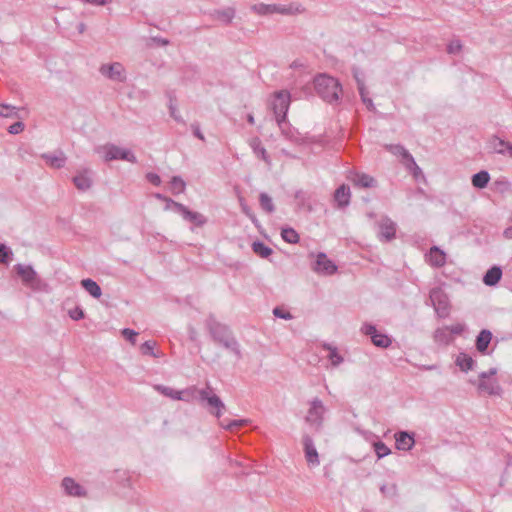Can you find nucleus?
<instances>
[{
	"instance_id": "obj_1",
	"label": "nucleus",
	"mask_w": 512,
	"mask_h": 512,
	"mask_svg": "<svg viewBox=\"0 0 512 512\" xmlns=\"http://www.w3.org/2000/svg\"><path fill=\"white\" fill-rule=\"evenodd\" d=\"M206 327L216 344L231 350L238 358H241L239 344L227 325L218 322L213 315H210L206 319Z\"/></svg>"
},
{
	"instance_id": "obj_2",
	"label": "nucleus",
	"mask_w": 512,
	"mask_h": 512,
	"mask_svg": "<svg viewBox=\"0 0 512 512\" xmlns=\"http://www.w3.org/2000/svg\"><path fill=\"white\" fill-rule=\"evenodd\" d=\"M316 94L328 104H338L342 95V85L338 79L327 74H318L313 80Z\"/></svg>"
},
{
	"instance_id": "obj_3",
	"label": "nucleus",
	"mask_w": 512,
	"mask_h": 512,
	"mask_svg": "<svg viewBox=\"0 0 512 512\" xmlns=\"http://www.w3.org/2000/svg\"><path fill=\"white\" fill-rule=\"evenodd\" d=\"M191 399H197L208 412L215 415L218 419L221 417L225 404L219 396L212 393V388L207 386L205 389L192 388Z\"/></svg>"
},
{
	"instance_id": "obj_4",
	"label": "nucleus",
	"mask_w": 512,
	"mask_h": 512,
	"mask_svg": "<svg viewBox=\"0 0 512 512\" xmlns=\"http://www.w3.org/2000/svg\"><path fill=\"white\" fill-rule=\"evenodd\" d=\"M279 127L287 124V113L290 106V93L286 90L278 91L274 94L271 103Z\"/></svg>"
},
{
	"instance_id": "obj_5",
	"label": "nucleus",
	"mask_w": 512,
	"mask_h": 512,
	"mask_svg": "<svg viewBox=\"0 0 512 512\" xmlns=\"http://www.w3.org/2000/svg\"><path fill=\"white\" fill-rule=\"evenodd\" d=\"M429 301L439 318H447L450 315V300L448 294L441 287H434L430 290Z\"/></svg>"
},
{
	"instance_id": "obj_6",
	"label": "nucleus",
	"mask_w": 512,
	"mask_h": 512,
	"mask_svg": "<svg viewBox=\"0 0 512 512\" xmlns=\"http://www.w3.org/2000/svg\"><path fill=\"white\" fill-rule=\"evenodd\" d=\"M309 404L310 407L307 411L305 422L312 426L316 431H320L323 427L324 414L327 409L322 400L317 397L312 399Z\"/></svg>"
},
{
	"instance_id": "obj_7",
	"label": "nucleus",
	"mask_w": 512,
	"mask_h": 512,
	"mask_svg": "<svg viewBox=\"0 0 512 512\" xmlns=\"http://www.w3.org/2000/svg\"><path fill=\"white\" fill-rule=\"evenodd\" d=\"M103 150L105 151L104 160L106 162L113 160H124L130 163H137V158L134 153L125 148H121L115 144L108 143L103 146Z\"/></svg>"
},
{
	"instance_id": "obj_8",
	"label": "nucleus",
	"mask_w": 512,
	"mask_h": 512,
	"mask_svg": "<svg viewBox=\"0 0 512 512\" xmlns=\"http://www.w3.org/2000/svg\"><path fill=\"white\" fill-rule=\"evenodd\" d=\"M387 150L391 152L395 156H400L401 162L403 165L413 171V175L417 177L418 173H421V169L415 162L413 156L410 154V152L402 145L396 144V145H388Z\"/></svg>"
},
{
	"instance_id": "obj_9",
	"label": "nucleus",
	"mask_w": 512,
	"mask_h": 512,
	"mask_svg": "<svg viewBox=\"0 0 512 512\" xmlns=\"http://www.w3.org/2000/svg\"><path fill=\"white\" fill-rule=\"evenodd\" d=\"M361 331L363 334L369 336L372 343L377 347L387 348L392 343L391 339L386 334L380 333L372 324L365 323Z\"/></svg>"
},
{
	"instance_id": "obj_10",
	"label": "nucleus",
	"mask_w": 512,
	"mask_h": 512,
	"mask_svg": "<svg viewBox=\"0 0 512 512\" xmlns=\"http://www.w3.org/2000/svg\"><path fill=\"white\" fill-rule=\"evenodd\" d=\"M99 71L103 76L112 81H117L121 83L126 81L125 69L123 65L119 62L103 64L101 65Z\"/></svg>"
},
{
	"instance_id": "obj_11",
	"label": "nucleus",
	"mask_w": 512,
	"mask_h": 512,
	"mask_svg": "<svg viewBox=\"0 0 512 512\" xmlns=\"http://www.w3.org/2000/svg\"><path fill=\"white\" fill-rule=\"evenodd\" d=\"M14 268H15L18 276L22 279V282L26 286H29L31 288H36L38 286V284L40 283V279L38 278V275L32 266H30V265L25 266L22 264H17Z\"/></svg>"
},
{
	"instance_id": "obj_12",
	"label": "nucleus",
	"mask_w": 512,
	"mask_h": 512,
	"mask_svg": "<svg viewBox=\"0 0 512 512\" xmlns=\"http://www.w3.org/2000/svg\"><path fill=\"white\" fill-rule=\"evenodd\" d=\"M312 270L318 274L332 275L337 271V266L328 259L325 253L320 252L312 265Z\"/></svg>"
},
{
	"instance_id": "obj_13",
	"label": "nucleus",
	"mask_w": 512,
	"mask_h": 512,
	"mask_svg": "<svg viewBox=\"0 0 512 512\" xmlns=\"http://www.w3.org/2000/svg\"><path fill=\"white\" fill-rule=\"evenodd\" d=\"M175 212L179 213L185 221L190 222L197 227H202L207 223V218L203 214L191 211L185 205L175 204Z\"/></svg>"
},
{
	"instance_id": "obj_14",
	"label": "nucleus",
	"mask_w": 512,
	"mask_h": 512,
	"mask_svg": "<svg viewBox=\"0 0 512 512\" xmlns=\"http://www.w3.org/2000/svg\"><path fill=\"white\" fill-rule=\"evenodd\" d=\"M396 236V224L388 217L383 218L379 223L378 238L382 242H390Z\"/></svg>"
},
{
	"instance_id": "obj_15",
	"label": "nucleus",
	"mask_w": 512,
	"mask_h": 512,
	"mask_svg": "<svg viewBox=\"0 0 512 512\" xmlns=\"http://www.w3.org/2000/svg\"><path fill=\"white\" fill-rule=\"evenodd\" d=\"M302 442L304 446L305 459L308 465L318 466L320 463L319 455L314 445L313 439L311 436L305 434L303 435Z\"/></svg>"
},
{
	"instance_id": "obj_16",
	"label": "nucleus",
	"mask_w": 512,
	"mask_h": 512,
	"mask_svg": "<svg viewBox=\"0 0 512 512\" xmlns=\"http://www.w3.org/2000/svg\"><path fill=\"white\" fill-rule=\"evenodd\" d=\"M395 445L398 450L409 451L415 444L414 433L399 431L395 433Z\"/></svg>"
},
{
	"instance_id": "obj_17",
	"label": "nucleus",
	"mask_w": 512,
	"mask_h": 512,
	"mask_svg": "<svg viewBox=\"0 0 512 512\" xmlns=\"http://www.w3.org/2000/svg\"><path fill=\"white\" fill-rule=\"evenodd\" d=\"M155 389L157 391H159L161 394H163L167 397H170L171 399H174V400L189 401L191 399V395H192V388L184 390V391H177L168 386L156 385Z\"/></svg>"
},
{
	"instance_id": "obj_18",
	"label": "nucleus",
	"mask_w": 512,
	"mask_h": 512,
	"mask_svg": "<svg viewBox=\"0 0 512 512\" xmlns=\"http://www.w3.org/2000/svg\"><path fill=\"white\" fill-rule=\"evenodd\" d=\"M65 493L69 496L75 497H84L87 495L86 490L78 483L75 482L74 479L70 477H65L61 483Z\"/></svg>"
},
{
	"instance_id": "obj_19",
	"label": "nucleus",
	"mask_w": 512,
	"mask_h": 512,
	"mask_svg": "<svg viewBox=\"0 0 512 512\" xmlns=\"http://www.w3.org/2000/svg\"><path fill=\"white\" fill-rule=\"evenodd\" d=\"M235 9L233 7H227L224 9H214L208 13L211 19L220 21L221 23L228 25L232 22L235 17Z\"/></svg>"
},
{
	"instance_id": "obj_20",
	"label": "nucleus",
	"mask_w": 512,
	"mask_h": 512,
	"mask_svg": "<svg viewBox=\"0 0 512 512\" xmlns=\"http://www.w3.org/2000/svg\"><path fill=\"white\" fill-rule=\"evenodd\" d=\"M351 192L346 184L340 185L334 192V200L338 208H345L350 204Z\"/></svg>"
},
{
	"instance_id": "obj_21",
	"label": "nucleus",
	"mask_w": 512,
	"mask_h": 512,
	"mask_svg": "<svg viewBox=\"0 0 512 512\" xmlns=\"http://www.w3.org/2000/svg\"><path fill=\"white\" fill-rule=\"evenodd\" d=\"M479 392L487 393L488 395L500 396L502 388L496 380H479L478 383Z\"/></svg>"
},
{
	"instance_id": "obj_22",
	"label": "nucleus",
	"mask_w": 512,
	"mask_h": 512,
	"mask_svg": "<svg viewBox=\"0 0 512 512\" xmlns=\"http://www.w3.org/2000/svg\"><path fill=\"white\" fill-rule=\"evenodd\" d=\"M351 181L355 186L361 188H374L377 186V180L366 173H355Z\"/></svg>"
},
{
	"instance_id": "obj_23",
	"label": "nucleus",
	"mask_w": 512,
	"mask_h": 512,
	"mask_svg": "<svg viewBox=\"0 0 512 512\" xmlns=\"http://www.w3.org/2000/svg\"><path fill=\"white\" fill-rule=\"evenodd\" d=\"M502 278V269L500 266H492L490 269L486 271V273L483 276V283L486 286H495L499 283V281Z\"/></svg>"
},
{
	"instance_id": "obj_24",
	"label": "nucleus",
	"mask_w": 512,
	"mask_h": 512,
	"mask_svg": "<svg viewBox=\"0 0 512 512\" xmlns=\"http://www.w3.org/2000/svg\"><path fill=\"white\" fill-rule=\"evenodd\" d=\"M492 340V333L487 329H483L476 337L475 345L478 352L485 354Z\"/></svg>"
},
{
	"instance_id": "obj_25",
	"label": "nucleus",
	"mask_w": 512,
	"mask_h": 512,
	"mask_svg": "<svg viewBox=\"0 0 512 512\" xmlns=\"http://www.w3.org/2000/svg\"><path fill=\"white\" fill-rule=\"evenodd\" d=\"M41 157L46 161V163L56 169H60L65 166L66 157L62 151H59L58 155L44 153Z\"/></svg>"
},
{
	"instance_id": "obj_26",
	"label": "nucleus",
	"mask_w": 512,
	"mask_h": 512,
	"mask_svg": "<svg viewBox=\"0 0 512 512\" xmlns=\"http://www.w3.org/2000/svg\"><path fill=\"white\" fill-rule=\"evenodd\" d=\"M429 262L434 267H442L446 263V254L437 246H433L429 251Z\"/></svg>"
},
{
	"instance_id": "obj_27",
	"label": "nucleus",
	"mask_w": 512,
	"mask_h": 512,
	"mask_svg": "<svg viewBox=\"0 0 512 512\" xmlns=\"http://www.w3.org/2000/svg\"><path fill=\"white\" fill-rule=\"evenodd\" d=\"M490 181V174L486 170H481L471 177L472 186L476 189H484Z\"/></svg>"
},
{
	"instance_id": "obj_28",
	"label": "nucleus",
	"mask_w": 512,
	"mask_h": 512,
	"mask_svg": "<svg viewBox=\"0 0 512 512\" xmlns=\"http://www.w3.org/2000/svg\"><path fill=\"white\" fill-rule=\"evenodd\" d=\"M455 363L460 368V370L465 373H467L470 370H473L475 366L474 359L464 352L458 354Z\"/></svg>"
},
{
	"instance_id": "obj_29",
	"label": "nucleus",
	"mask_w": 512,
	"mask_h": 512,
	"mask_svg": "<svg viewBox=\"0 0 512 512\" xmlns=\"http://www.w3.org/2000/svg\"><path fill=\"white\" fill-rule=\"evenodd\" d=\"M508 141H505L501 138H499L496 135H493L490 137L488 141V146L490 149H492L493 152L497 154L505 155L507 151Z\"/></svg>"
},
{
	"instance_id": "obj_30",
	"label": "nucleus",
	"mask_w": 512,
	"mask_h": 512,
	"mask_svg": "<svg viewBox=\"0 0 512 512\" xmlns=\"http://www.w3.org/2000/svg\"><path fill=\"white\" fill-rule=\"evenodd\" d=\"M492 190L499 194H506L512 192V185L506 177L501 176L493 182Z\"/></svg>"
},
{
	"instance_id": "obj_31",
	"label": "nucleus",
	"mask_w": 512,
	"mask_h": 512,
	"mask_svg": "<svg viewBox=\"0 0 512 512\" xmlns=\"http://www.w3.org/2000/svg\"><path fill=\"white\" fill-rule=\"evenodd\" d=\"M81 286L94 298H100L102 295L101 287L98 283L90 278L83 279L81 281Z\"/></svg>"
},
{
	"instance_id": "obj_32",
	"label": "nucleus",
	"mask_w": 512,
	"mask_h": 512,
	"mask_svg": "<svg viewBox=\"0 0 512 512\" xmlns=\"http://www.w3.org/2000/svg\"><path fill=\"white\" fill-rule=\"evenodd\" d=\"M253 252L261 258H268L272 255L273 250L262 241H254L252 243Z\"/></svg>"
},
{
	"instance_id": "obj_33",
	"label": "nucleus",
	"mask_w": 512,
	"mask_h": 512,
	"mask_svg": "<svg viewBox=\"0 0 512 512\" xmlns=\"http://www.w3.org/2000/svg\"><path fill=\"white\" fill-rule=\"evenodd\" d=\"M323 348L329 351L328 359L333 366H338L343 362V357L339 354L338 349L331 344H324Z\"/></svg>"
},
{
	"instance_id": "obj_34",
	"label": "nucleus",
	"mask_w": 512,
	"mask_h": 512,
	"mask_svg": "<svg viewBox=\"0 0 512 512\" xmlns=\"http://www.w3.org/2000/svg\"><path fill=\"white\" fill-rule=\"evenodd\" d=\"M259 204L261 209L269 214L275 211V206L273 204L272 198L265 192L260 193Z\"/></svg>"
},
{
	"instance_id": "obj_35",
	"label": "nucleus",
	"mask_w": 512,
	"mask_h": 512,
	"mask_svg": "<svg viewBox=\"0 0 512 512\" xmlns=\"http://www.w3.org/2000/svg\"><path fill=\"white\" fill-rule=\"evenodd\" d=\"M74 185L82 191L89 189L92 185V180L85 174H78L73 177Z\"/></svg>"
},
{
	"instance_id": "obj_36",
	"label": "nucleus",
	"mask_w": 512,
	"mask_h": 512,
	"mask_svg": "<svg viewBox=\"0 0 512 512\" xmlns=\"http://www.w3.org/2000/svg\"><path fill=\"white\" fill-rule=\"evenodd\" d=\"M282 239L290 244H296L299 242V234L291 227L283 228L281 231Z\"/></svg>"
},
{
	"instance_id": "obj_37",
	"label": "nucleus",
	"mask_w": 512,
	"mask_h": 512,
	"mask_svg": "<svg viewBox=\"0 0 512 512\" xmlns=\"http://www.w3.org/2000/svg\"><path fill=\"white\" fill-rule=\"evenodd\" d=\"M170 188L172 193L177 195L185 191L186 183L180 176H173L170 181Z\"/></svg>"
},
{
	"instance_id": "obj_38",
	"label": "nucleus",
	"mask_w": 512,
	"mask_h": 512,
	"mask_svg": "<svg viewBox=\"0 0 512 512\" xmlns=\"http://www.w3.org/2000/svg\"><path fill=\"white\" fill-rule=\"evenodd\" d=\"M247 423H248V420H246V419L231 420V421L221 420L220 421V425L224 429H226L228 431H231V432H234L237 429H239L240 427H243V426L247 425Z\"/></svg>"
},
{
	"instance_id": "obj_39",
	"label": "nucleus",
	"mask_w": 512,
	"mask_h": 512,
	"mask_svg": "<svg viewBox=\"0 0 512 512\" xmlns=\"http://www.w3.org/2000/svg\"><path fill=\"white\" fill-rule=\"evenodd\" d=\"M251 9L259 15L273 14V13H275V10H277L275 8V4H264V3L254 4L251 7Z\"/></svg>"
},
{
	"instance_id": "obj_40",
	"label": "nucleus",
	"mask_w": 512,
	"mask_h": 512,
	"mask_svg": "<svg viewBox=\"0 0 512 512\" xmlns=\"http://www.w3.org/2000/svg\"><path fill=\"white\" fill-rule=\"evenodd\" d=\"M380 492L386 498H395L398 495V486L396 483L382 484Z\"/></svg>"
},
{
	"instance_id": "obj_41",
	"label": "nucleus",
	"mask_w": 512,
	"mask_h": 512,
	"mask_svg": "<svg viewBox=\"0 0 512 512\" xmlns=\"http://www.w3.org/2000/svg\"><path fill=\"white\" fill-rule=\"evenodd\" d=\"M295 200L297 201V204L299 207H302V208H305L307 207L309 210L311 209L310 207V195L303 191V190H298L295 192Z\"/></svg>"
},
{
	"instance_id": "obj_42",
	"label": "nucleus",
	"mask_w": 512,
	"mask_h": 512,
	"mask_svg": "<svg viewBox=\"0 0 512 512\" xmlns=\"http://www.w3.org/2000/svg\"><path fill=\"white\" fill-rule=\"evenodd\" d=\"M373 448L378 459H381L391 453L390 448L382 441L374 442Z\"/></svg>"
},
{
	"instance_id": "obj_43",
	"label": "nucleus",
	"mask_w": 512,
	"mask_h": 512,
	"mask_svg": "<svg viewBox=\"0 0 512 512\" xmlns=\"http://www.w3.org/2000/svg\"><path fill=\"white\" fill-rule=\"evenodd\" d=\"M449 331L445 328L443 329H437L435 331V340L439 343H443V344H449L451 341H452V337L450 335V333H448Z\"/></svg>"
},
{
	"instance_id": "obj_44",
	"label": "nucleus",
	"mask_w": 512,
	"mask_h": 512,
	"mask_svg": "<svg viewBox=\"0 0 512 512\" xmlns=\"http://www.w3.org/2000/svg\"><path fill=\"white\" fill-rule=\"evenodd\" d=\"M156 346V342L155 341H146L144 342L141 347H140V351L143 355H147V356H151V357H154V358H157L159 357L158 354H156L154 352V348Z\"/></svg>"
},
{
	"instance_id": "obj_45",
	"label": "nucleus",
	"mask_w": 512,
	"mask_h": 512,
	"mask_svg": "<svg viewBox=\"0 0 512 512\" xmlns=\"http://www.w3.org/2000/svg\"><path fill=\"white\" fill-rule=\"evenodd\" d=\"M252 147L255 154L258 157H261L264 161H268V154L266 149L261 145L260 140L258 138L254 139L252 142Z\"/></svg>"
},
{
	"instance_id": "obj_46",
	"label": "nucleus",
	"mask_w": 512,
	"mask_h": 512,
	"mask_svg": "<svg viewBox=\"0 0 512 512\" xmlns=\"http://www.w3.org/2000/svg\"><path fill=\"white\" fill-rule=\"evenodd\" d=\"M12 256L11 249L3 243H0V264H7Z\"/></svg>"
},
{
	"instance_id": "obj_47",
	"label": "nucleus",
	"mask_w": 512,
	"mask_h": 512,
	"mask_svg": "<svg viewBox=\"0 0 512 512\" xmlns=\"http://www.w3.org/2000/svg\"><path fill=\"white\" fill-rule=\"evenodd\" d=\"M0 116L6 118L17 116L16 107L4 103L0 104Z\"/></svg>"
},
{
	"instance_id": "obj_48",
	"label": "nucleus",
	"mask_w": 512,
	"mask_h": 512,
	"mask_svg": "<svg viewBox=\"0 0 512 512\" xmlns=\"http://www.w3.org/2000/svg\"><path fill=\"white\" fill-rule=\"evenodd\" d=\"M121 334L122 336L127 340L129 341L132 345H135L136 343V338L138 336V332L134 331L133 329H130V328H124L122 331H121Z\"/></svg>"
},
{
	"instance_id": "obj_49",
	"label": "nucleus",
	"mask_w": 512,
	"mask_h": 512,
	"mask_svg": "<svg viewBox=\"0 0 512 512\" xmlns=\"http://www.w3.org/2000/svg\"><path fill=\"white\" fill-rule=\"evenodd\" d=\"M447 53L449 54H458L461 52L462 50V43L460 40L456 39V40H452L448 45H447Z\"/></svg>"
},
{
	"instance_id": "obj_50",
	"label": "nucleus",
	"mask_w": 512,
	"mask_h": 512,
	"mask_svg": "<svg viewBox=\"0 0 512 512\" xmlns=\"http://www.w3.org/2000/svg\"><path fill=\"white\" fill-rule=\"evenodd\" d=\"M68 315L71 319L78 321L84 318V311L81 307L76 306L68 311Z\"/></svg>"
},
{
	"instance_id": "obj_51",
	"label": "nucleus",
	"mask_w": 512,
	"mask_h": 512,
	"mask_svg": "<svg viewBox=\"0 0 512 512\" xmlns=\"http://www.w3.org/2000/svg\"><path fill=\"white\" fill-rule=\"evenodd\" d=\"M273 314L275 317L281 318L284 320H290L293 318L292 314L289 311H286L281 307H275L273 309Z\"/></svg>"
},
{
	"instance_id": "obj_52",
	"label": "nucleus",
	"mask_w": 512,
	"mask_h": 512,
	"mask_svg": "<svg viewBox=\"0 0 512 512\" xmlns=\"http://www.w3.org/2000/svg\"><path fill=\"white\" fill-rule=\"evenodd\" d=\"M25 128V124L22 121H17L8 127L10 134L16 135L21 133Z\"/></svg>"
},
{
	"instance_id": "obj_53",
	"label": "nucleus",
	"mask_w": 512,
	"mask_h": 512,
	"mask_svg": "<svg viewBox=\"0 0 512 512\" xmlns=\"http://www.w3.org/2000/svg\"><path fill=\"white\" fill-rule=\"evenodd\" d=\"M446 329L449 331L450 334L461 335L465 330V326L463 324L458 323L455 325L447 326Z\"/></svg>"
},
{
	"instance_id": "obj_54",
	"label": "nucleus",
	"mask_w": 512,
	"mask_h": 512,
	"mask_svg": "<svg viewBox=\"0 0 512 512\" xmlns=\"http://www.w3.org/2000/svg\"><path fill=\"white\" fill-rule=\"evenodd\" d=\"M191 130L196 138H198L201 141H205V137L200 130V125L198 122H194L191 124Z\"/></svg>"
},
{
	"instance_id": "obj_55",
	"label": "nucleus",
	"mask_w": 512,
	"mask_h": 512,
	"mask_svg": "<svg viewBox=\"0 0 512 512\" xmlns=\"http://www.w3.org/2000/svg\"><path fill=\"white\" fill-rule=\"evenodd\" d=\"M169 112H170V116L178 123H185L183 118L177 114V109H176V106L170 102V105H169Z\"/></svg>"
},
{
	"instance_id": "obj_56",
	"label": "nucleus",
	"mask_w": 512,
	"mask_h": 512,
	"mask_svg": "<svg viewBox=\"0 0 512 512\" xmlns=\"http://www.w3.org/2000/svg\"><path fill=\"white\" fill-rule=\"evenodd\" d=\"M146 179L154 186H159L161 184V178L158 174L149 172L146 175Z\"/></svg>"
},
{
	"instance_id": "obj_57",
	"label": "nucleus",
	"mask_w": 512,
	"mask_h": 512,
	"mask_svg": "<svg viewBox=\"0 0 512 512\" xmlns=\"http://www.w3.org/2000/svg\"><path fill=\"white\" fill-rule=\"evenodd\" d=\"M357 88H358V91H359V94L361 96L363 103H366L367 91H366V87L364 85L363 80H358Z\"/></svg>"
},
{
	"instance_id": "obj_58",
	"label": "nucleus",
	"mask_w": 512,
	"mask_h": 512,
	"mask_svg": "<svg viewBox=\"0 0 512 512\" xmlns=\"http://www.w3.org/2000/svg\"><path fill=\"white\" fill-rule=\"evenodd\" d=\"M282 134L288 138V139H292L294 137L292 131H291V127H290V124L287 122L286 125H283V127H279Z\"/></svg>"
},
{
	"instance_id": "obj_59",
	"label": "nucleus",
	"mask_w": 512,
	"mask_h": 512,
	"mask_svg": "<svg viewBox=\"0 0 512 512\" xmlns=\"http://www.w3.org/2000/svg\"><path fill=\"white\" fill-rule=\"evenodd\" d=\"M497 373V369L496 368H490L489 371L487 372H481L479 374V380H487L489 379L491 376L495 375Z\"/></svg>"
},
{
	"instance_id": "obj_60",
	"label": "nucleus",
	"mask_w": 512,
	"mask_h": 512,
	"mask_svg": "<svg viewBox=\"0 0 512 512\" xmlns=\"http://www.w3.org/2000/svg\"><path fill=\"white\" fill-rule=\"evenodd\" d=\"M275 8L277 10H275V13H280V14H292V9L291 7H286V6H281V5H276L275 4Z\"/></svg>"
},
{
	"instance_id": "obj_61",
	"label": "nucleus",
	"mask_w": 512,
	"mask_h": 512,
	"mask_svg": "<svg viewBox=\"0 0 512 512\" xmlns=\"http://www.w3.org/2000/svg\"><path fill=\"white\" fill-rule=\"evenodd\" d=\"M165 202H166L165 210L173 209L175 211V204L176 205H183L182 203L176 202V201H174L173 199H171L169 197L166 199Z\"/></svg>"
},
{
	"instance_id": "obj_62",
	"label": "nucleus",
	"mask_w": 512,
	"mask_h": 512,
	"mask_svg": "<svg viewBox=\"0 0 512 512\" xmlns=\"http://www.w3.org/2000/svg\"><path fill=\"white\" fill-rule=\"evenodd\" d=\"M242 211L244 214H246L249 218H251L253 221L256 220L255 215L251 212V209L241 202Z\"/></svg>"
},
{
	"instance_id": "obj_63",
	"label": "nucleus",
	"mask_w": 512,
	"mask_h": 512,
	"mask_svg": "<svg viewBox=\"0 0 512 512\" xmlns=\"http://www.w3.org/2000/svg\"><path fill=\"white\" fill-rule=\"evenodd\" d=\"M152 41L160 46H167L170 43L168 39L161 37H153Z\"/></svg>"
},
{
	"instance_id": "obj_64",
	"label": "nucleus",
	"mask_w": 512,
	"mask_h": 512,
	"mask_svg": "<svg viewBox=\"0 0 512 512\" xmlns=\"http://www.w3.org/2000/svg\"><path fill=\"white\" fill-rule=\"evenodd\" d=\"M504 236L507 239H512V227H508L504 230Z\"/></svg>"
}]
</instances>
